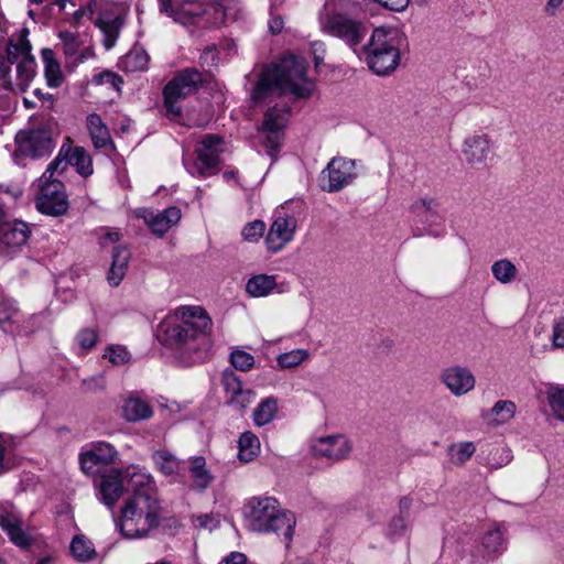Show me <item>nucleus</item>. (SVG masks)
Here are the masks:
<instances>
[{
  "label": "nucleus",
  "mask_w": 564,
  "mask_h": 564,
  "mask_svg": "<svg viewBox=\"0 0 564 564\" xmlns=\"http://www.w3.org/2000/svg\"><path fill=\"white\" fill-rule=\"evenodd\" d=\"M12 466V447L9 436L0 433V475Z\"/></svg>",
  "instance_id": "nucleus-49"
},
{
  "label": "nucleus",
  "mask_w": 564,
  "mask_h": 564,
  "mask_svg": "<svg viewBox=\"0 0 564 564\" xmlns=\"http://www.w3.org/2000/svg\"><path fill=\"white\" fill-rule=\"evenodd\" d=\"M18 313L17 303L12 300L0 301V323L10 322Z\"/></svg>",
  "instance_id": "nucleus-60"
},
{
  "label": "nucleus",
  "mask_w": 564,
  "mask_h": 564,
  "mask_svg": "<svg viewBox=\"0 0 564 564\" xmlns=\"http://www.w3.org/2000/svg\"><path fill=\"white\" fill-rule=\"evenodd\" d=\"M213 321L199 305H181L159 325V338L186 366L204 362L212 348Z\"/></svg>",
  "instance_id": "nucleus-1"
},
{
  "label": "nucleus",
  "mask_w": 564,
  "mask_h": 564,
  "mask_svg": "<svg viewBox=\"0 0 564 564\" xmlns=\"http://www.w3.org/2000/svg\"><path fill=\"white\" fill-rule=\"evenodd\" d=\"M153 460L159 470L166 475H178L181 470V462L167 451H158L153 454Z\"/></svg>",
  "instance_id": "nucleus-42"
},
{
  "label": "nucleus",
  "mask_w": 564,
  "mask_h": 564,
  "mask_svg": "<svg viewBox=\"0 0 564 564\" xmlns=\"http://www.w3.org/2000/svg\"><path fill=\"white\" fill-rule=\"evenodd\" d=\"M278 400L274 397L263 399L253 410L252 420L254 425L264 426L276 415Z\"/></svg>",
  "instance_id": "nucleus-36"
},
{
  "label": "nucleus",
  "mask_w": 564,
  "mask_h": 564,
  "mask_svg": "<svg viewBox=\"0 0 564 564\" xmlns=\"http://www.w3.org/2000/svg\"><path fill=\"white\" fill-rule=\"evenodd\" d=\"M78 346L84 350L91 349L98 341V332L94 328H83L76 335Z\"/></svg>",
  "instance_id": "nucleus-53"
},
{
  "label": "nucleus",
  "mask_w": 564,
  "mask_h": 564,
  "mask_svg": "<svg viewBox=\"0 0 564 564\" xmlns=\"http://www.w3.org/2000/svg\"><path fill=\"white\" fill-rule=\"evenodd\" d=\"M224 139L216 134H206L195 149V159H183L186 171L195 177H208L219 171Z\"/></svg>",
  "instance_id": "nucleus-8"
},
{
  "label": "nucleus",
  "mask_w": 564,
  "mask_h": 564,
  "mask_svg": "<svg viewBox=\"0 0 564 564\" xmlns=\"http://www.w3.org/2000/svg\"><path fill=\"white\" fill-rule=\"evenodd\" d=\"M68 163L74 165L77 172L83 176H89L93 174L91 158L83 147L70 148Z\"/></svg>",
  "instance_id": "nucleus-40"
},
{
  "label": "nucleus",
  "mask_w": 564,
  "mask_h": 564,
  "mask_svg": "<svg viewBox=\"0 0 564 564\" xmlns=\"http://www.w3.org/2000/svg\"><path fill=\"white\" fill-rule=\"evenodd\" d=\"M440 209V200L427 195L415 199L410 207L411 213L426 224H437L441 219Z\"/></svg>",
  "instance_id": "nucleus-26"
},
{
  "label": "nucleus",
  "mask_w": 564,
  "mask_h": 564,
  "mask_svg": "<svg viewBox=\"0 0 564 564\" xmlns=\"http://www.w3.org/2000/svg\"><path fill=\"white\" fill-rule=\"evenodd\" d=\"M447 452L452 464L463 466L475 454L476 445L473 442H458L449 445Z\"/></svg>",
  "instance_id": "nucleus-41"
},
{
  "label": "nucleus",
  "mask_w": 564,
  "mask_h": 564,
  "mask_svg": "<svg viewBox=\"0 0 564 564\" xmlns=\"http://www.w3.org/2000/svg\"><path fill=\"white\" fill-rule=\"evenodd\" d=\"M195 523L198 528L213 531L220 524V520L213 513L199 514L195 518Z\"/></svg>",
  "instance_id": "nucleus-59"
},
{
  "label": "nucleus",
  "mask_w": 564,
  "mask_h": 564,
  "mask_svg": "<svg viewBox=\"0 0 564 564\" xmlns=\"http://www.w3.org/2000/svg\"><path fill=\"white\" fill-rule=\"evenodd\" d=\"M104 358L108 359L113 366H121L130 361L131 355L123 346L110 345L105 349Z\"/></svg>",
  "instance_id": "nucleus-48"
},
{
  "label": "nucleus",
  "mask_w": 564,
  "mask_h": 564,
  "mask_svg": "<svg viewBox=\"0 0 564 564\" xmlns=\"http://www.w3.org/2000/svg\"><path fill=\"white\" fill-rule=\"evenodd\" d=\"M117 456L118 453L111 444L96 442L90 449L80 454L79 463L85 474L93 475L98 468L115 464Z\"/></svg>",
  "instance_id": "nucleus-15"
},
{
  "label": "nucleus",
  "mask_w": 564,
  "mask_h": 564,
  "mask_svg": "<svg viewBox=\"0 0 564 564\" xmlns=\"http://www.w3.org/2000/svg\"><path fill=\"white\" fill-rule=\"evenodd\" d=\"M70 152V147L63 145L57 154V156L47 165L45 172L41 177L46 176V181H53L54 175L56 173H62L68 166V154Z\"/></svg>",
  "instance_id": "nucleus-46"
},
{
  "label": "nucleus",
  "mask_w": 564,
  "mask_h": 564,
  "mask_svg": "<svg viewBox=\"0 0 564 564\" xmlns=\"http://www.w3.org/2000/svg\"><path fill=\"white\" fill-rule=\"evenodd\" d=\"M223 384L226 393L230 397H235L243 390L242 383L239 377L232 371H225L223 375Z\"/></svg>",
  "instance_id": "nucleus-55"
},
{
  "label": "nucleus",
  "mask_w": 564,
  "mask_h": 564,
  "mask_svg": "<svg viewBox=\"0 0 564 564\" xmlns=\"http://www.w3.org/2000/svg\"><path fill=\"white\" fill-rule=\"evenodd\" d=\"M312 53L314 56L315 67H319L323 63L324 55L326 53V45L322 41H315L312 43Z\"/></svg>",
  "instance_id": "nucleus-63"
},
{
  "label": "nucleus",
  "mask_w": 564,
  "mask_h": 564,
  "mask_svg": "<svg viewBox=\"0 0 564 564\" xmlns=\"http://www.w3.org/2000/svg\"><path fill=\"white\" fill-rule=\"evenodd\" d=\"M124 489L123 473L120 469H111L100 477L99 494L108 507H112L119 500Z\"/></svg>",
  "instance_id": "nucleus-21"
},
{
  "label": "nucleus",
  "mask_w": 564,
  "mask_h": 564,
  "mask_svg": "<svg viewBox=\"0 0 564 564\" xmlns=\"http://www.w3.org/2000/svg\"><path fill=\"white\" fill-rule=\"evenodd\" d=\"M297 221L296 218L288 214H278L265 237V245L271 252L281 251L289 242L293 240Z\"/></svg>",
  "instance_id": "nucleus-14"
},
{
  "label": "nucleus",
  "mask_w": 564,
  "mask_h": 564,
  "mask_svg": "<svg viewBox=\"0 0 564 564\" xmlns=\"http://www.w3.org/2000/svg\"><path fill=\"white\" fill-rule=\"evenodd\" d=\"M203 84L202 73L196 68H185L165 85L163 89L164 109L170 119H177L182 115L178 102L194 94Z\"/></svg>",
  "instance_id": "nucleus-7"
},
{
  "label": "nucleus",
  "mask_w": 564,
  "mask_h": 564,
  "mask_svg": "<svg viewBox=\"0 0 564 564\" xmlns=\"http://www.w3.org/2000/svg\"><path fill=\"white\" fill-rule=\"evenodd\" d=\"M162 518L156 494L132 495L124 503L119 522L120 532L128 539L145 538Z\"/></svg>",
  "instance_id": "nucleus-5"
},
{
  "label": "nucleus",
  "mask_w": 564,
  "mask_h": 564,
  "mask_svg": "<svg viewBox=\"0 0 564 564\" xmlns=\"http://www.w3.org/2000/svg\"><path fill=\"white\" fill-rule=\"evenodd\" d=\"M39 188L36 208L40 213L48 216H59L67 212L68 199L64 184L61 181H46V176L40 177Z\"/></svg>",
  "instance_id": "nucleus-12"
},
{
  "label": "nucleus",
  "mask_w": 564,
  "mask_h": 564,
  "mask_svg": "<svg viewBox=\"0 0 564 564\" xmlns=\"http://www.w3.org/2000/svg\"><path fill=\"white\" fill-rule=\"evenodd\" d=\"M440 380L455 397L467 394L474 390L476 384L473 372L463 366H451L444 369Z\"/></svg>",
  "instance_id": "nucleus-16"
},
{
  "label": "nucleus",
  "mask_w": 564,
  "mask_h": 564,
  "mask_svg": "<svg viewBox=\"0 0 564 564\" xmlns=\"http://www.w3.org/2000/svg\"><path fill=\"white\" fill-rule=\"evenodd\" d=\"M482 547L490 558L498 556L506 550V541L500 529L495 528L484 535Z\"/></svg>",
  "instance_id": "nucleus-39"
},
{
  "label": "nucleus",
  "mask_w": 564,
  "mask_h": 564,
  "mask_svg": "<svg viewBox=\"0 0 564 564\" xmlns=\"http://www.w3.org/2000/svg\"><path fill=\"white\" fill-rule=\"evenodd\" d=\"M22 519L17 507L10 501H0V528L4 531Z\"/></svg>",
  "instance_id": "nucleus-47"
},
{
  "label": "nucleus",
  "mask_w": 564,
  "mask_h": 564,
  "mask_svg": "<svg viewBox=\"0 0 564 564\" xmlns=\"http://www.w3.org/2000/svg\"><path fill=\"white\" fill-rule=\"evenodd\" d=\"M129 259L130 252L124 247H116L113 249L112 262L108 274V281L111 285L117 286L122 281Z\"/></svg>",
  "instance_id": "nucleus-31"
},
{
  "label": "nucleus",
  "mask_w": 564,
  "mask_h": 564,
  "mask_svg": "<svg viewBox=\"0 0 564 564\" xmlns=\"http://www.w3.org/2000/svg\"><path fill=\"white\" fill-rule=\"evenodd\" d=\"M315 456L330 460H340L348 457L351 445L343 435H330L316 440L312 446Z\"/></svg>",
  "instance_id": "nucleus-18"
},
{
  "label": "nucleus",
  "mask_w": 564,
  "mask_h": 564,
  "mask_svg": "<svg viewBox=\"0 0 564 564\" xmlns=\"http://www.w3.org/2000/svg\"><path fill=\"white\" fill-rule=\"evenodd\" d=\"M44 63V75L46 84L51 88H57L63 83V73L59 63L55 58V54L51 48H43L41 52Z\"/></svg>",
  "instance_id": "nucleus-32"
},
{
  "label": "nucleus",
  "mask_w": 564,
  "mask_h": 564,
  "mask_svg": "<svg viewBox=\"0 0 564 564\" xmlns=\"http://www.w3.org/2000/svg\"><path fill=\"white\" fill-rule=\"evenodd\" d=\"M30 227L21 220L3 221L0 226V242L8 249H18L30 238Z\"/></svg>",
  "instance_id": "nucleus-22"
},
{
  "label": "nucleus",
  "mask_w": 564,
  "mask_h": 564,
  "mask_svg": "<svg viewBox=\"0 0 564 564\" xmlns=\"http://www.w3.org/2000/svg\"><path fill=\"white\" fill-rule=\"evenodd\" d=\"M256 393L251 389H243L235 397L229 398V403L242 410L253 402Z\"/></svg>",
  "instance_id": "nucleus-58"
},
{
  "label": "nucleus",
  "mask_w": 564,
  "mask_h": 564,
  "mask_svg": "<svg viewBox=\"0 0 564 564\" xmlns=\"http://www.w3.org/2000/svg\"><path fill=\"white\" fill-rule=\"evenodd\" d=\"M121 413L127 422L134 423L149 420L153 415V409L149 401L135 393H131L123 400Z\"/></svg>",
  "instance_id": "nucleus-24"
},
{
  "label": "nucleus",
  "mask_w": 564,
  "mask_h": 564,
  "mask_svg": "<svg viewBox=\"0 0 564 564\" xmlns=\"http://www.w3.org/2000/svg\"><path fill=\"white\" fill-rule=\"evenodd\" d=\"M271 19L269 21V28L273 34H278L282 31L284 22L282 17L278 13L276 6H272L270 9Z\"/></svg>",
  "instance_id": "nucleus-61"
},
{
  "label": "nucleus",
  "mask_w": 564,
  "mask_h": 564,
  "mask_svg": "<svg viewBox=\"0 0 564 564\" xmlns=\"http://www.w3.org/2000/svg\"><path fill=\"white\" fill-rule=\"evenodd\" d=\"M247 557L243 553L232 552L218 564H246Z\"/></svg>",
  "instance_id": "nucleus-64"
},
{
  "label": "nucleus",
  "mask_w": 564,
  "mask_h": 564,
  "mask_svg": "<svg viewBox=\"0 0 564 564\" xmlns=\"http://www.w3.org/2000/svg\"><path fill=\"white\" fill-rule=\"evenodd\" d=\"M289 116L290 109L286 106H274L269 108L264 115L259 132L262 138V143L268 154L271 156H273L281 147Z\"/></svg>",
  "instance_id": "nucleus-11"
},
{
  "label": "nucleus",
  "mask_w": 564,
  "mask_h": 564,
  "mask_svg": "<svg viewBox=\"0 0 564 564\" xmlns=\"http://www.w3.org/2000/svg\"><path fill=\"white\" fill-rule=\"evenodd\" d=\"M512 459L511 451L507 447H496L488 455V465L498 469L508 465Z\"/></svg>",
  "instance_id": "nucleus-50"
},
{
  "label": "nucleus",
  "mask_w": 564,
  "mask_h": 564,
  "mask_svg": "<svg viewBox=\"0 0 564 564\" xmlns=\"http://www.w3.org/2000/svg\"><path fill=\"white\" fill-rule=\"evenodd\" d=\"M150 57L142 47L131 48L120 59V66L126 72H142L148 68Z\"/></svg>",
  "instance_id": "nucleus-35"
},
{
  "label": "nucleus",
  "mask_w": 564,
  "mask_h": 564,
  "mask_svg": "<svg viewBox=\"0 0 564 564\" xmlns=\"http://www.w3.org/2000/svg\"><path fill=\"white\" fill-rule=\"evenodd\" d=\"M9 56H0V87L7 90H14L13 82L11 80V65Z\"/></svg>",
  "instance_id": "nucleus-56"
},
{
  "label": "nucleus",
  "mask_w": 564,
  "mask_h": 564,
  "mask_svg": "<svg viewBox=\"0 0 564 564\" xmlns=\"http://www.w3.org/2000/svg\"><path fill=\"white\" fill-rule=\"evenodd\" d=\"M123 22L124 14L119 10L104 11L99 14L96 25L104 34V46L107 50L115 46Z\"/></svg>",
  "instance_id": "nucleus-20"
},
{
  "label": "nucleus",
  "mask_w": 564,
  "mask_h": 564,
  "mask_svg": "<svg viewBox=\"0 0 564 564\" xmlns=\"http://www.w3.org/2000/svg\"><path fill=\"white\" fill-rule=\"evenodd\" d=\"M366 15L358 2H326L319 11L321 30L356 52L367 34Z\"/></svg>",
  "instance_id": "nucleus-3"
},
{
  "label": "nucleus",
  "mask_w": 564,
  "mask_h": 564,
  "mask_svg": "<svg viewBox=\"0 0 564 564\" xmlns=\"http://www.w3.org/2000/svg\"><path fill=\"white\" fill-rule=\"evenodd\" d=\"M82 387L85 391L96 393L104 391L107 388L106 376L100 372L91 377L85 378L82 381Z\"/></svg>",
  "instance_id": "nucleus-54"
},
{
  "label": "nucleus",
  "mask_w": 564,
  "mask_h": 564,
  "mask_svg": "<svg viewBox=\"0 0 564 564\" xmlns=\"http://www.w3.org/2000/svg\"><path fill=\"white\" fill-rule=\"evenodd\" d=\"M328 183L323 189L328 193L338 192L349 185L356 177V162L346 158H334L323 171Z\"/></svg>",
  "instance_id": "nucleus-13"
},
{
  "label": "nucleus",
  "mask_w": 564,
  "mask_h": 564,
  "mask_svg": "<svg viewBox=\"0 0 564 564\" xmlns=\"http://www.w3.org/2000/svg\"><path fill=\"white\" fill-rule=\"evenodd\" d=\"M306 72L307 64L304 59L294 55L283 57L261 76L252 93L253 102L286 94L297 99L310 97L315 89V83L307 77Z\"/></svg>",
  "instance_id": "nucleus-2"
},
{
  "label": "nucleus",
  "mask_w": 564,
  "mask_h": 564,
  "mask_svg": "<svg viewBox=\"0 0 564 564\" xmlns=\"http://www.w3.org/2000/svg\"><path fill=\"white\" fill-rule=\"evenodd\" d=\"M17 149L14 158L30 156L39 159L48 155L54 149L53 132L48 127H40L20 131L15 137Z\"/></svg>",
  "instance_id": "nucleus-10"
},
{
  "label": "nucleus",
  "mask_w": 564,
  "mask_h": 564,
  "mask_svg": "<svg viewBox=\"0 0 564 564\" xmlns=\"http://www.w3.org/2000/svg\"><path fill=\"white\" fill-rule=\"evenodd\" d=\"M31 43L25 35L15 43H9L7 54L11 63H18L14 90L25 91L35 76V59L31 54Z\"/></svg>",
  "instance_id": "nucleus-9"
},
{
  "label": "nucleus",
  "mask_w": 564,
  "mask_h": 564,
  "mask_svg": "<svg viewBox=\"0 0 564 564\" xmlns=\"http://www.w3.org/2000/svg\"><path fill=\"white\" fill-rule=\"evenodd\" d=\"M4 532L9 540L21 550H29L35 543L32 529L25 525L22 519L12 527L6 528Z\"/></svg>",
  "instance_id": "nucleus-33"
},
{
  "label": "nucleus",
  "mask_w": 564,
  "mask_h": 564,
  "mask_svg": "<svg viewBox=\"0 0 564 564\" xmlns=\"http://www.w3.org/2000/svg\"><path fill=\"white\" fill-rule=\"evenodd\" d=\"M491 152V139L486 133H473L464 139L462 154L469 165H481Z\"/></svg>",
  "instance_id": "nucleus-17"
},
{
  "label": "nucleus",
  "mask_w": 564,
  "mask_h": 564,
  "mask_svg": "<svg viewBox=\"0 0 564 564\" xmlns=\"http://www.w3.org/2000/svg\"><path fill=\"white\" fill-rule=\"evenodd\" d=\"M516 404L509 400H499L490 410V415L495 416L489 422L494 425L508 423L516 414Z\"/></svg>",
  "instance_id": "nucleus-43"
},
{
  "label": "nucleus",
  "mask_w": 564,
  "mask_h": 564,
  "mask_svg": "<svg viewBox=\"0 0 564 564\" xmlns=\"http://www.w3.org/2000/svg\"><path fill=\"white\" fill-rule=\"evenodd\" d=\"M91 4V2H88L85 7L75 9L73 12L72 22L79 24L85 18L91 19L94 15V9Z\"/></svg>",
  "instance_id": "nucleus-62"
},
{
  "label": "nucleus",
  "mask_w": 564,
  "mask_h": 564,
  "mask_svg": "<svg viewBox=\"0 0 564 564\" xmlns=\"http://www.w3.org/2000/svg\"><path fill=\"white\" fill-rule=\"evenodd\" d=\"M140 217L143 218L150 230L161 238L180 223L182 212L178 207L171 206L162 212L143 210Z\"/></svg>",
  "instance_id": "nucleus-19"
},
{
  "label": "nucleus",
  "mask_w": 564,
  "mask_h": 564,
  "mask_svg": "<svg viewBox=\"0 0 564 564\" xmlns=\"http://www.w3.org/2000/svg\"><path fill=\"white\" fill-rule=\"evenodd\" d=\"M278 288L276 275L256 274L246 283V292L252 297H264Z\"/></svg>",
  "instance_id": "nucleus-28"
},
{
  "label": "nucleus",
  "mask_w": 564,
  "mask_h": 564,
  "mask_svg": "<svg viewBox=\"0 0 564 564\" xmlns=\"http://www.w3.org/2000/svg\"><path fill=\"white\" fill-rule=\"evenodd\" d=\"M230 361H231V365L240 371H248L254 365L253 356L243 350L232 351L230 355Z\"/></svg>",
  "instance_id": "nucleus-51"
},
{
  "label": "nucleus",
  "mask_w": 564,
  "mask_h": 564,
  "mask_svg": "<svg viewBox=\"0 0 564 564\" xmlns=\"http://www.w3.org/2000/svg\"><path fill=\"white\" fill-rule=\"evenodd\" d=\"M310 358L307 349H294L288 352L280 354L276 357V362L282 369H291L300 366L302 362Z\"/></svg>",
  "instance_id": "nucleus-45"
},
{
  "label": "nucleus",
  "mask_w": 564,
  "mask_h": 564,
  "mask_svg": "<svg viewBox=\"0 0 564 564\" xmlns=\"http://www.w3.org/2000/svg\"><path fill=\"white\" fill-rule=\"evenodd\" d=\"M546 398L553 414L564 421V386L547 384Z\"/></svg>",
  "instance_id": "nucleus-44"
},
{
  "label": "nucleus",
  "mask_w": 564,
  "mask_h": 564,
  "mask_svg": "<svg viewBox=\"0 0 564 564\" xmlns=\"http://www.w3.org/2000/svg\"><path fill=\"white\" fill-rule=\"evenodd\" d=\"M160 11L181 24L193 23L202 13L200 2H161Z\"/></svg>",
  "instance_id": "nucleus-23"
},
{
  "label": "nucleus",
  "mask_w": 564,
  "mask_h": 564,
  "mask_svg": "<svg viewBox=\"0 0 564 564\" xmlns=\"http://www.w3.org/2000/svg\"><path fill=\"white\" fill-rule=\"evenodd\" d=\"M86 122L89 135L96 149H102L108 144H111L109 130L102 122L100 116L97 113H90L87 117Z\"/></svg>",
  "instance_id": "nucleus-30"
},
{
  "label": "nucleus",
  "mask_w": 564,
  "mask_h": 564,
  "mask_svg": "<svg viewBox=\"0 0 564 564\" xmlns=\"http://www.w3.org/2000/svg\"><path fill=\"white\" fill-rule=\"evenodd\" d=\"M73 557L78 562H88L96 556L93 542L84 534H76L69 545Z\"/></svg>",
  "instance_id": "nucleus-37"
},
{
  "label": "nucleus",
  "mask_w": 564,
  "mask_h": 564,
  "mask_svg": "<svg viewBox=\"0 0 564 564\" xmlns=\"http://www.w3.org/2000/svg\"><path fill=\"white\" fill-rule=\"evenodd\" d=\"M265 224L262 220H253L243 227L241 235L246 241L254 242L263 236Z\"/></svg>",
  "instance_id": "nucleus-52"
},
{
  "label": "nucleus",
  "mask_w": 564,
  "mask_h": 564,
  "mask_svg": "<svg viewBox=\"0 0 564 564\" xmlns=\"http://www.w3.org/2000/svg\"><path fill=\"white\" fill-rule=\"evenodd\" d=\"M238 458L243 463H250L260 453V441L252 432H243L238 440Z\"/></svg>",
  "instance_id": "nucleus-34"
},
{
  "label": "nucleus",
  "mask_w": 564,
  "mask_h": 564,
  "mask_svg": "<svg viewBox=\"0 0 564 564\" xmlns=\"http://www.w3.org/2000/svg\"><path fill=\"white\" fill-rule=\"evenodd\" d=\"M552 347L564 349V317L554 321L552 326Z\"/></svg>",
  "instance_id": "nucleus-57"
},
{
  "label": "nucleus",
  "mask_w": 564,
  "mask_h": 564,
  "mask_svg": "<svg viewBox=\"0 0 564 564\" xmlns=\"http://www.w3.org/2000/svg\"><path fill=\"white\" fill-rule=\"evenodd\" d=\"M492 276L501 284H510L517 279L518 269L509 259H499L491 264Z\"/></svg>",
  "instance_id": "nucleus-38"
},
{
  "label": "nucleus",
  "mask_w": 564,
  "mask_h": 564,
  "mask_svg": "<svg viewBox=\"0 0 564 564\" xmlns=\"http://www.w3.org/2000/svg\"><path fill=\"white\" fill-rule=\"evenodd\" d=\"M242 516L248 530L258 533H275L291 542L296 525L295 516L283 508L273 497H251L246 500Z\"/></svg>",
  "instance_id": "nucleus-4"
},
{
  "label": "nucleus",
  "mask_w": 564,
  "mask_h": 564,
  "mask_svg": "<svg viewBox=\"0 0 564 564\" xmlns=\"http://www.w3.org/2000/svg\"><path fill=\"white\" fill-rule=\"evenodd\" d=\"M58 39L62 42L63 53L67 58H72L74 62H83L87 56L90 55V50H80L82 42L77 34L69 31H61Z\"/></svg>",
  "instance_id": "nucleus-29"
},
{
  "label": "nucleus",
  "mask_w": 564,
  "mask_h": 564,
  "mask_svg": "<svg viewBox=\"0 0 564 564\" xmlns=\"http://www.w3.org/2000/svg\"><path fill=\"white\" fill-rule=\"evenodd\" d=\"M404 40V34L399 30L375 29L361 48L369 69L380 76L394 72L400 64V48Z\"/></svg>",
  "instance_id": "nucleus-6"
},
{
  "label": "nucleus",
  "mask_w": 564,
  "mask_h": 564,
  "mask_svg": "<svg viewBox=\"0 0 564 564\" xmlns=\"http://www.w3.org/2000/svg\"><path fill=\"white\" fill-rule=\"evenodd\" d=\"M188 471L192 487L195 490L204 491L214 480V476L207 468L206 459L203 456H193L188 459Z\"/></svg>",
  "instance_id": "nucleus-27"
},
{
  "label": "nucleus",
  "mask_w": 564,
  "mask_h": 564,
  "mask_svg": "<svg viewBox=\"0 0 564 564\" xmlns=\"http://www.w3.org/2000/svg\"><path fill=\"white\" fill-rule=\"evenodd\" d=\"M123 479L126 490H131L132 495L143 492L155 494L151 475L142 468L137 466L128 467L123 474Z\"/></svg>",
  "instance_id": "nucleus-25"
}]
</instances>
